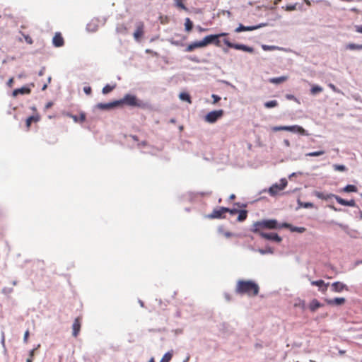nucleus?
Listing matches in <instances>:
<instances>
[{
    "label": "nucleus",
    "instance_id": "f257e3e1",
    "mask_svg": "<svg viewBox=\"0 0 362 362\" xmlns=\"http://www.w3.org/2000/svg\"><path fill=\"white\" fill-rule=\"evenodd\" d=\"M291 225L287 223L280 224L275 219H264L259 221L255 222L252 224L251 231L256 234H260L261 233H265L264 229H280V228H288Z\"/></svg>",
    "mask_w": 362,
    "mask_h": 362
},
{
    "label": "nucleus",
    "instance_id": "f03ea898",
    "mask_svg": "<svg viewBox=\"0 0 362 362\" xmlns=\"http://www.w3.org/2000/svg\"><path fill=\"white\" fill-rule=\"evenodd\" d=\"M259 291V285L251 280H238L235 286V293L240 295L256 296Z\"/></svg>",
    "mask_w": 362,
    "mask_h": 362
},
{
    "label": "nucleus",
    "instance_id": "7ed1b4c3",
    "mask_svg": "<svg viewBox=\"0 0 362 362\" xmlns=\"http://www.w3.org/2000/svg\"><path fill=\"white\" fill-rule=\"evenodd\" d=\"M118 105H127L131 107H136L142 109L148 107L147 103L139 100L136 95L131 94H126L123 98L117 100Z\"/></svg>",
    "mask_w": 362,
    "mask_h": 362
},
{
    "label": "nucleus",
    "instance_id": "20e7f679",
    "mask_svg": "<svg viewBox=\"0 0 362 362\" xmlns=\"http://www.w3.org/2000/svg\"><path fill=\"white\" fill-rule=\"evenodd\" d=\"M214 37L212 36H206L201 41H197L189 44L186 47L185 51L187 52H190L194 51L197 48L206 47L208 45L211 44V42L212 41Z\"/></svg>",
    "mask_w": 362,
    "mask_h": 362
},
{
    "label": "nucleus",
    "instance_id": "39448f33",
    "mask_svg": "<svg viewBox=\"0 0 362 362\" xmlns=\"http://www.w3.org/2000/svg\"><path fill=\"white\" fill-rule=\"evenodd\" d=\"M223 42L226 45H227L230 48H233L238 50H242L249 53H253L255 49L252 47L247 46L243 44H235L230 42L228 39H224Z\"/></svg>",
    "mask_w": 362,
    "mask_h": 362
},
{
    "label": "nucleus",
    "instance_id": "423d86ee",
    "mask_svg": "<svg viewBox=\"0 0 362 362\" xmlns=\"http://www.w3.org/2000/svg\"><path fill=\"white\" fill-rule=\"evenodd\" d=\"M223 110H214L211 112H209L206 116H205V121L209 123H214L218 119L222 117L223 115Z\"/></svg>",
    "mask_w": 362,
    "mask_h": 362
},
{
    "label": "nucleus",
    "instance_id": "0eeeda50",
    "mask_svg": "<svg viewBox=\"0 0 362 362\" xmlns=\"http://www.w3.org/2000/svg\"><path fill=\"white\" fill-rule=\"evenodd\" d=\"M227 211H228V208L223 206L214 209L212 213L209 214L207 217L210 219L224 218L223 214L226 213Z\"/></svg>",
    "mask_w": 362,
    "mask_h": 362
},
{
    "label": "nucleus",
    "instance_id": "6e6552de",
    "mask_svg": "<svg viewBox=\"0 0 362 362\" xmlns=\"http://www.w3.org/2000/svg\"><path fill=\"white\" fill-rule=\"evenodd\" d=\"M262 238L265 240H272L276 243H281L282 238L276 233H261L258 234Z\"/></svg>",
    "mask_w": 362,
    "mask_h": 362
},
{
    "label": "nucleus",
    "instance_id": "1a4fd4ad",
    "mask_svg": "<svg viewBox=\"0 0 362 362\" xmlns=\"http://www.w3.org/2000/svg\"><path fill=\"white\" fill-rule=\"evenodd\" d=\"M325 301L329 305L341 306V305H343L346 303V300L344 298L338 297V298H325Z\"/></svg>",
    "mask_w": 362,
    "mask_h": 362
},
{
    "label": "nucleus",
    "instance_id": "9d476101",
    "mask_svg": "<svg viewBox=\"0 0 362 362\" xmlns=\"http://www.w3.org/2000/svg\"><path fill=\"white\" fill-rule=\"evenodd\" d=\"M144 24L143 22H138L136 25V30L134 33V37L136 40L139 41L144 35Z\"/></svg>",
    "mask_w": 362,
    "mask_h": 362
},
{
    "label": "nucleus",
    "instance_id": "9b49d317",
    "mask_svg": "<svg viewBox=\"0 0 362 362\" xmlns=\"http://www.w3.org/2000/svg\"><path fill=\"white\" fill-rule=\"evenodd\" d=\"M281 182L282 187H279L278 184H275L269 188V192L270 194L275 195L278 194L280 191L283 190L286 187L288 182L286 179H281Z\"/></svg>",
    "mask_w": 362,
    "mask_h": 362
},
{
    "label": "nucleus",
    "instance_id": "f8f14e48",
    "mask_svg": "<svg viewBox=\"0 0 362 362\" xmlns=\"http://www.w3.org/2000/svg\"><path fill=\"white\" fill-rule=\"evenodd\" d=\"M81 326V318L80 317H78L75 319L73 325H72V334L74 337H76L80 332Z\"/></svg>",
    "mask_w": 362,
    "mask_h": 362
},
{
    "label": "nucleus",
    "instance_id": "ddd939ff",
    "mask_svg": "<svg viewBox=\"0 0 362 362\" xmlns=\"http://www.w3.org/2000/svg\"><path fill=\"white\" fill-rule=\"evenodd\" d=\"M332 289L333 291L337 292V293H340V292L343 291L344 290H345V291L349 290V288L346 284H344L341 282H339V281L334 282L332 284Z\"/></svg>",
    "mask_w": 362,
    "mask_h": 362
},
{
    "label": "nucleus",
    "instance_id": "4468645a",
    "mask_svg": "<svg viewBox=\"0 0 362 362\" xmlns=\"http://www.w3.org/2000/svg\"><path fill=\"white\" fill-rule=\"evenodd\" d=\"M286 131L296 132L302 135H308L306 131L298 125L286 126Z\"/></svg>",
    "mask_w": 362,
    "mask_h": 362
},
{
    "label": "nucleus",
    "instance_id": "2eb2a0df",
    "mask_svg": "<svg viewBox=\"0 0 362 362\" xmlns=\"http://www.w3.org/2000/svg\"><path fill=\"white\" fill-rule=\"evenodd\" d=\"M52 42L53 45L57 47H59L64 45V40L60 33H55L52 40Z\"/></svg>",
    "mask_w": 362,
    "mask_h": 362
},
{
    "label": "nucleus",
    "instance_id": "dca6fc26",
    "mask_svg": "<svg viewBox=\"0 0 362 362\" xmlns=\"http://www.w3.org/2000/svg\"><path fill=\"white\" fill-rule=\"evenodd\" d=\"M334 199L337 200V202L343 206H349L354 207L356 206V202L354 199H351L349 201L345 200L342 198H341L339 196H334Z\"/></svg>",
    "mask_w": 362,
    "mask_h": 362
},
{
    "label": "nucleus",
    "instance_id": "f3484780",
    "mask_svg": "<svg viewBox=\"0 0 362 362\" xmlns=\"http://www.w3.org/2000/svg\"><path fill=\"white\" fill-rule=\"evenodd\" d=\"M117 106H119L117 100L108 103H98L97 105V107L100 110H109Z\"/></svg>",
    "mask_w": 362,
    "mask_h": 362
},
{
    "label": "nucleus",
    "instance_id": "a211bd4d",
    "mask_svg": "<svg viewBox=\"0 0 362 362\" xmlns=\"http://www.w3.org/2000/svg\"><path fill=\"white\" fill-rule=\"evenodd\" d=\"M260 25L257 26H245L242 24H240L239 26L235 30L236 33H240L243 31H252L255 30L259 28H260Z\"/></svg>",
    "mask_w": 362,
    "mask_h": 362
},
{
    "label": "nucleus",
    "instance_id": "6ab92c4d",
    "mask_svg": "<svg viewBox=\"0 0 362 362\" xmlns=\"http://www.w3.org/2000/svg\"><path fill=\"white\" fill-rule=\"evenodd\" d=\"M31 92V90L30 88H29L28 87H22L21 88H17V89H15L13 91V97H16L17 95H18L19 94H30Z\"/></svg>",
    "mask_w": 362,
    "mask_h": 362
},
{
    "label": "nucleus",
    "instance_id": "aec40b11",
    "mask_svg": "<svg viewBox=\"0 0 362 362\" xmlns=\"http://www.w3.org/2000/svg\"><path fill=\"white\" fill-rule=\"evenodd\" d=\"M322 306V304H321L318 300L314 298L313 299L310 304H309V309L310 310V311L312 312H315V310H317L318 308H321Z\"/></svg>",
    "mask_w": 362,
    "mask_h": 362
},
{
    "label": "nucleus",
    "instance_id": "412c9836",
    "mask_svg": "<svg viewBox=\"0 0 362 362\" xmlns=\"http://www.w3.org/2000/svg\"><path fill=\"white\" fill-rule=\"evenodd\" d=\"M228 34L226 33H219V34H216V35H209V36H212L214 37V39L212 40V41L211 42V44H214L216 46H218L219 47L220 46V40H219V38L221 37H223V36H226L228 35Z\"/></svg>",
    "mask_w": 362,
    "mask_h": 362
},
{
    "label": "nucleus",
    "instance_id": "4be33fe9",
    "mask_svg": "<svg viewBox=\"0 0 362 362\" xmlns=\"http://www.w3.org/2000/svg\"><path fill=\"white\" fill-rule=\"evenodd\" d=\"M314 194L315 197H317V198L319 199H325V200H327L329 198H332V197H334V194H324L323 192H318V191H315L314 192Z\"/></svg>",
    "mask_w": 362,
    "mask_h": 362
},
{
    "label": "nucleus",
    "instance_id": "5701e85b",
    "mask_svg": "<svg viewBox=\"0 0 362 362\" xmlns=\"http://www.w3.org/2000/svg\"><path fill=\"white\" fill-rule=\"evenodd\" d=\"M40 119V117L38 115H33L30 116L26 119L25 124L28 129H30V127L32 122H37Z\"/></svg>",
    "mask_w": 362,
    "mask_h": 362
},
{
    "label": "nucleus",
    "instance_id": "b1692460",
    "mask_svg": "<svg viewBox=\"0 0 362 362\" xmlns=\"http://www.w3.org/2000/svg\"><path fill=\"white\" fill-rule=\"evenodd\" d=\"M311 284L313 286H319L320 288L324 286L322 289V292H325L327 291V287L328 284H326L323 280H317V281H312Z\"/></svg>",
    "mask_w": 362,
    "mask_h": 362
},
{
    "label": "nucleus",
    "instance_id": "393cba45",
    "mask_svg": "<svg viewBox=\"0 0 362 362\" xmlns=\"http://www.w3.org/2000/svg\"><path fill=\"white\" fill-rule=\"evenodd\" d=\"M70 117H71L75 122L82 123L86 120V115L85 113H81L80 116L78 117L76 115H73L71 114L68 115Z\"/></svg>",
    "mask_w": 362,
    "mask_h": 362
},
{
    "label": "nucleus",
    "instance_id": "a878e982",
    "mask_svg": "<svg viewBox=\"0 0 362 362\" xmlns=\"http://www.w3.org/2000/svg\"><path fill=\"white\" fill-rule=\"evenodd\" d=\"M288 79V76H280L276 78H272L269 79V82L272 83L279 84L286 81Z\"/></svg>",
    "mask_w": 362,
    "mask_h": 362
},
{
    "label": "nucleus",
    "instance_id": "bb28decb",
    "mask_svg": "<svg viewBox=\"0 0 362 362\" xmlns=\"http://www.w3.org/2000/svg\"><path fill=\"white\" fill-rule=\"evenodd\" d=\"M115 88H116L115 83L113 85L107 84L103 87V88L102 90V93L104 95H106V94L110 93L111 91H112Z\"/></svg>",
    "mask_w": 362,
    "mask_h": 362
},
{
    "label": "nucleus",
    "instance_id": "cd10ccee",
    "mask_svg": "<svg viewBox=\"0 0 362 362\" xmlns=\"http://www.w3.org/2000/svg\"><path fill=\"white\" fill-rule=\"evenodd\" d=\"M346 49L349 50H361L362 49V45H356L354 43H349L346 45Z\"/></svg>",
    "mask_w": 362,
    "mask_h": 362
},
{
    "label": "nucleus",
    "instance_id": "c85d7f7f",
    "mask_svg": "<svg viewBox=\"0 0 362 362\" xmlns=\"http://www.w3.org/2000/svg\"><path fill=\"white\" fill-rule=\"evenodd\" d=\"M247 211L246 210H240L238 211V221L242 222L247 218Z\"/></svg>",
    "mask_w": 362,
    "mask_h": 362
},
{
    "label": "nucleus",
    "instance_id": "c756f323",
    "mask_svg": "<svg viewBox=\"0 0 362 362\" xmlns=\"http://www.w3.org/2000/svg\"><path fill=\"white\" fill-rule=\"evenodd\" d=\"M179 98H180V100H184V101H187L189 104L192 103L191 97H190L189 94L187 93H184V92L181 93L179 95Z\"/></svg>",
    "mask_w": 362,
    "mask_h": 362
},
{
    "label": "nucleus",
    "instance_id": "7c9ffc66",
    "mask_svg": "<svg viewBox=\"0 0 362 362\" xmlns=\"http://www.w3.org/2000/svg\"><path fill=\"white\" fill-rule=\"evenodd\" d=\"M185 30L187 32H190L192 30L193 23L191 21V20L189 18H187L185 19Z\"/></svg>",
    "mask_w": 362,
    "mask_h": 362
},
{
    "label": "nucleus",
    "instance_id": "2f4dec72",
    "mask_svg": "<svg viewBox=\"0 0 362 362\" xmlns=\"http://www.w3.org/2000/svg\"><path fill=\"white\" fill-rule=\"evenodd\" d=\"M19 33L21 34V35L23 36V37L24 38V40L25 41V42L27 44H28V45L33 44V40L29 35L25 34V33H23L22 31H19Z\"/></svg>",
    "mask_w": 362,
    "mask_h": 362
},
{
    "label": "nucleus",
    "instance_id": "473e14b6",
    "mask_svg": "<svg viewBox=\"0 0 362 362\" xmlns=\"http://www.w3.org/2000/svg\"><path fill=\"white\" fill-rule=\"evenodd\" d=\"M185 0H174L175 6L180 9H182L185 11H187V8L184 4L183 1Z\"/></svg>",
    "mask_w": 362,
    "mask_h": 362
},
{
    "label": "nucleus",
    "instance_id": "72a5a7b5",
    "mask_svg": "<svg viewBox=\"0 0 362 362\" xmlns=\"http://www.w3.org/2000/svg\"><path fill=\"white\" fill-rule=\"evenodd\" d=\"M343 192H357V187L355 185H348L343 189Z\"/></svg>",
    "mask_w": 362,
    "mask_h": 362
},
{
    "label": "nucleus",
    "instance_id": "f704fd0d",
    "mask_svg": "<svg viewBox=\"0 0 362 362\" xmlns=\"http://www.w3.org/2000/svg\"><path fill=\"white\" fill-rule=\"evenodd\" d=\"M173 357V353L172 352H167L165 354V355L163 356L160 362H170Z\"/></svg>",
    "mask_w": 362,
    "mask_h": 362
},
{
    "label": "nucleus",
    "instance_id": "c9c22d12",
    "mask_svg": "<svg viewBox=\"0 0 362 362\" xmlns=\"http://www.w3.org/2000/svg\"><path fill=\"white\" fill-rule=\"evenodd\" d=\"M278 105V102L276 100H270L268 102H266L264 103V107L267 108H272L276 107Z\"/></svg>",
    "mask_w": 362,
    "mask_h": 362
},
{
    "label": "nucleus",
    "instance_id": "e433bc0d",
    "mask_svg": "<svg viewBox=\"0 0 362 362\" xmlns=\"http://www.w3.org/2000/svg\"><path fill=\"white\" fill-rule=\"evenodd\" d=\"M333 168L337 171L344 172L347 170V168L344 165L334 164Z\"/></svg>",
    "mask_w": 362,
    "mask_h": 362
},
{
    "label": "nucleus",
    "instance_id": "4c0bfd02",
    "mask_svg": "<svg viewBox=\"0 0 362 362\" xmlns=\"http://www.w3.org/2000/svg\"><path fill=\"white\" fill-rule=\"evenodd\" d=\"M323 90L322 88L319 86H314L312 87L310 92L312 94L315 95Z\"/></svg>",
    "mask_w": 362,
    "mask_h": 362
},
{
    "label": "nucleus",
    "instance_id": "58836bf2",
    "mask_svg": "<svg viewBox=\"0 0 362 362\" xmlns=\"http://www.w3.org/2000/svg\"><path fill=\"white\" fill-rule=\"evenodd\" d=\"M325 153V151H313V152H310V153H308L306 154V156H309V157H315V156H322Z\"/></svg>",
    "mask_w": 362,
    "mask_h": 362
},
{
    "label": "nucleus",
    "instance_id": "ea45409f",
    "mask_svg": "<svg viewBox=\"0 0 362 362\" xmlns=\"http://www.w3.org/2000/svg\"><path fill=\"white\" fill-rule=\"evenodd\" d=\"M258 252L262 255H265L267 253L273 254L274 250L272 247H267L266 249H259Z\"/></svg>",
    "mask_w": 362,
    "mask_h": 362
},
{
    "label": "nucleus",
    "instance_id": "a19ab883",
    "mask_svg": "<svg viewBox=\"0 0 362 362\" xmlns=\"http://www.w3.org/2000/svg\"><path fill=\"white\" fill-rule=\"evenodd\" d=\"M282 8L287 11H291L296 10V4L287 5L286 6H283Z\"/></svg>",
    "mask_w": 362,
    "mask_h": 362
},
{
    "label": "nucleus",
    "instance_id": "79ce46f5",
    "mask_svg": "<svg viewBox=\"0 0 362 362\" xmlns=\"http://www.w3.org/2000/svg\"><path fill=\"white\" fill-rule=\"evenodd\" d=\"M273 132L286 131V126H276L272 128Z\"/></svg>",
    "mask_w": 362,
    "mask_h": 362
},
{
    "label": "nucleus",
    "instance_id": "37998d69",
    "mask_svg": "<svg viewBox=\"0 0 362 362\" xmlns=\"http://www.w3.org/2000/svg\"><path fill=\"white\" fill-rule=\"evenodd\" d=\"M295 306H298L303 309H305V300H299L298 303H295Z\"/></svg>",
    "mask_w": 362,
    "mask_h": 362
},
{
    "label": "nucleus",
    "instance_id": "c03bdc74",
    "mask_svg": "<svg viewBox=\"0 0 362 362\" xmlns=\"http://www.w3.org/2000/svg\"><path fill=\"white\" fill-rule=\"evenodd\" d=\"M277 47H275V46H268V45H262V49L265 51H267V50H274L276 49Z\"/></svg>",
    "mask_w": 362,
    "mask_h": 362
},
{
    "label": "nucleus",
    "instance_id": "a18cd8bd",
    "mask_svg": "<svg viewBox=\"0 0 362 362\" xmlns=\"http://www.w3.org/2000/svg\"><path fill=\"white\" fill-rule=\"evenodd\" d=\"M29 334H30L29 330H26L24 334V337H23V341L25 343L28 342Z\"/></svg>",
    "mask_w": 362,
    "mask_h": 362
},
{
    "label": "nucleus",
    "instance_id": "49530a36",
    "mask_svg": "<svg viewBox=\"0 0 362 362\" xmlns=\"http://www.w3.org/2000/svg\"><path fill=\"white\" fill-rule=\"evenodd\" d=\"M293 231H297V232H299V233H303L305 231V228H303V227H300V228H294L292 229Z\"/></svg>",
    "mask_w": 362,
    "mask_h": 362
},
{
    "label": "nucleus",
    "instance_id": "de8ad7c7",
    "mask_svg": "<svg viewBox=\"0 0 362 362\" xmlns=\"http://www.w3.org/2000/svg\"><path fill=\"white\" fill-rule=\"evenodd\" d=\"M83 90L84 92L87 94V95H90L92 92V89L90 86H86L83 88Z\"/></svg>",
    "mask_w": 362,
    "mask_h": 362
},
{
    "label": "nucleus",
    "instance_id": "09e8293b",
    "mask_svg": "<svg viewBox=\"0 0 362 362\" xmlns=\"http://www.w3.org/2000/svg\"><path fill=\"white\" fill-rule=\"evenodd\" d=\"M212 98L214 99V102H213L214 103H216L221 100V98L218 95H215V94L212 95Z\"/></svg>",
    "mask_w": 362,
    "mask_h": 362
},
{
    "label": "nucleus",
    "instance_id": "8fccbe9b",
    "mask_svg": "<svg viewBox=\"0 0 362 362\" xmlns=\"http://www.w3.org/2000/svg\"><path fill=\"white\" fill-rule=\"evenodd\" d=\"M239 211V210L236 209H230L228 208V211H227L226 212H228L230 213V214L232 215H234L235 214H238Z\"/></svg>",
    "mask_w": 362,
    "mask_h": 362
},
{
    "label": "nucleus",
    "instance_id": "3c124183",
    "mask_svg": "<svg viewBox=\"0 0 362 362\" xmlns=\"http://www.w3.org/2000/svg\"><path fill=\"white\" fill-rule=\"evenodd\" d=\"M1 343L4 347H5V334L4 332H1Z\"/></svg>",
    "mask_w": 362,
    "mask_h": 362
},
{
    "label": "nucleus",
    "instance_id": "603ef678",
    "mask_svg": "<svg viewBox=\"0 0 362 362\" xmlns=\"http://www.w3.org/2000/svg\"><path fill=\"white\" fill-rule=\"evenodd\" d=\"M328 86L334 92H339L338 89L337 88V87L332 84V83H329L328 85Z\"/></svg>",
    "mask_w": 362,
    "mask_h": 362
},
{
    "label": "nucleus",
    "instance_id": "864d4df0",
    "mask_svg": "<svg viewBox=\"0 0 362 362\" xmlns=\"http://www.w3.org/2000/svg\"><path fill=\"white\" fill-rule=\"evenodd\" d=\"M13 81H14V79L13 78H11L8 82H7V86L10 88H11L13 86Z\"/></svg>",
    "mask_w": 362,
    "mask_h": 362
},
{
    "label": "nucleus",
    "instance_id": "5fc2aeb1",
    "mask_svg": "<svg viewBox=\"0 0 362 362\" xmlns=\"http://www.w3.org/2000/svg\"><path fill=\"white\" fill-rule=\"evenodd\" d=\"M355 30L358 33H362V25H356Z\"/></svg>",
    "mask_w": 362,
    "mask_h": 362
},
{
    "label": "nucleus",
    "instance_id": "6e6d98bb",
    "mask_svg": "<svg viewBox=\"0 0 362 362\" xmlns=\"http://www.w3.org/2000/svg\"><path fill=\"white\" fill-rule=\"evenodd\" d=\"M286 98L288 100H295L296 99L295 96L293 95H286Z\"/></svg>",
    "mask_w": 362,
    "mask_h": 362
},
{
    "label": "nucleus",
    "instance_id": "4d7b16f0",
    "mask_svg": "<svg viewBox=\"0 0 362 362\" xmlns=\"http://www.w3.org/2000/svg\"><path fill=\"white\" fill-rule=\"evenodd\" d=\"M53 105V103L52 102H49L46 104L45 105V108L46 109H49Z\"/></svg>",
    "mask_w": 362,
    "mask_h": 362
},
{
    "label": "nucleus",
    "instance_id": "13d9d810",
    "mask_svg": "<svg viewBox=\"0 0 362 362\" xmlns=\"http://www.w3.org/2000/svg\"><path fill=\"white\" fill-rule=\"evenodd\" d=\"M284 144L286 146L289 147L290 146V141L288 139H285L284 141Z\"/></svg>",
    "mask_w": 362,
    "mask_h": 362
},
{
    "label": "nucleus",
    "instance_id": "bf43d9fd",
    "mask_svg": "<svg viewBox=\"0 0 362 362\" xmlns=\"http://www.w3.org/2000/svg\"><path fill=\"white\" fill-rule=\"evenodd\" d=\"M37 349H32L30 351V358H32L34 356V353H35V351Z\"/></svg>",
    "mask_w": 362,
    "mask_h": 362
},
{
    "label": "nucleus",
    "instance_id": "052dcab7",
    "mask_svg": "<svg viewBox=\"0 0 362 362\" xmlns=\"http://www.w3.org/2000/svg\"><path fill=\"white\" fill-rule=\"evenodd\" d=\"M132 136V139H133L134 141H139V138H138V136H136V135H132V136Z\"/></svg>",
    "mask_w": 362,
    "mask_h": 362
},
{
    "label": "nucleus",
    "instance_id": "680f3d73",
    "mask_svg": "<svg viewBox=\"0 0 362 362\" xmlns=\"http://www.w3.org/2000/svg\"><path fill=\"white\" fill-rule=\"evenodd\" d=\"M198 30H199V32H204V31L206 30V29L203 28H202L200 26L198 27Z\"/></svg>",
    "mask_w": 362,
    "mask_h": 362
},
{
    "label": "nucleus",
    "instance_id": "e2e57ef3",
    "mask_svg": "<svg viewBox=\"0 0 362 362\" xmlns=\"http://www.w3.org/2000/svg\"><path fill=\"white\" fill-rule=\"evenodd\" d=\"M47 88V83H45L42 87V90H45Z\"/></svg>",
    "mask_w": 362,
    "mask_h": 362
},
{
    "label": "nucleus",
    "instance_id": "0e129e2a",
    "mask_svg": "<svg viewBox=\"0 0 362 362\" xmlns=\"http://www.w3.org/2000/svg\"><path fill=\"white\" fill-rule=\"evenodd\" d=\"M44 71H45V69H42L40 72H39V75L40 76H42L44 74Z\"/></svg>",
    "mask_w": 362,
    "mask_h": 362
},
{
    "label": "nucleus",
    "instance_id": "69168bd1",
    "mask_svg": "<svg viewBox=\"0 0 362 362\" xmlns=\"http://www.w3.org/2000/svg\"><path fill=\"white\" fill-rule=\"evenodd\" d=\"M281 1V0H274V4L275 5H277V4H279Z\"/></svg>",
    "mask_w": 362,
    "mask_h": 362
},
{
    "label": "nucleus",
    "instance_id": "338daca9",
    "mask_svg": "<svg viewBox=\"0 0 362 362\" xmlns=\"http://www.w3.org/2000/svg\"><path fill=\"white\" fill-rule=\"evenodd\" d=\"M26 362H33V358L29 357L27 358Z\"/></svg>",
    "mask_w": 362,
    "mask_h": 362
},
{
    "label": "nucleus",
    "instance_id": "774afa93",
    "mask_svg": "<svg viewBox=\"0 0 362 362\" xmlns=\"http://www.w3.org/2000/svg\"><path fill=\"white\" fill-rule=\"evenodd\" d=\"M235 194H231V195L230 196V199H235Z\"/></svg>",
    "mask_w": 362,
    "mask_h": 362
}]
</instances>
